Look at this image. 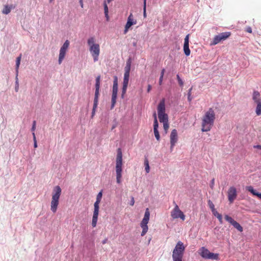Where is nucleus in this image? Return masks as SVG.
Wrapping results in <instances>:
<instances>
[{"label": "nucleus", "instance_id": "4be33fe9", "mask_svg": "<svg viewBox=\"0 0 261 261\" xmlns=\"http://www.w3.org/2000/svg\"><path fill=\"white\" fill-rule=\"evenodd\" d=\"M113 1V0H107V1H105L103 2L104 12H105V16L107 18V21L109 20V15H108L109 9H108V7L107 6V2L108 3H110V2H111Z\"/></svg>", "mask_w": 261, "mask_h": 261}, {"label": "nucleus", "instance_id": "423d86ee", "mask_svg": "<svg viewBox=\"0 0 261 261\" xmlns=\"http://www.w3.org/2000/svg\"><path fill=\"white\" fill-rule=\"evenodd\" d=\"M157 110L160 122L161 123L168 122V116L167 114L165 113L166 108L165 99L163 98L160 101L158 106Z\"/></svg>", "mask_w": 261, "mask_h": 261}, {"label": "nucleus", "instance_id": "c85d7f7f", "mask_svg": "<svg viewBox=\"0 0 261 261\" xmlns=\"http://www.w3.org/2000/svg\"><path fill=\"white\" fill-rule=\"evenodd\" d=\"M145 170L146 173H149L150 171V168L149 165V162L147 159H145L144 161Z\"/></svg>", "mask_w": 261, "mask_h": 261}, {"label": "nucleus", "instance_id": "20e7f679", "mask_svg": "<svg viewBox=\"0 0 261 261\" xmlns=\"http://www.w3.org/2000/svg\"><path fill=\"white\" fill-rule=\"evenodd\" d=\"M122 153L121 149L117 150V154L116 160V181L118 184L121 182L122 171Z\"/></svg>", "mask_w": 261, "mask_h": 261}, {"label": "nucleus", "instance_id": "4c0bfd02", "mask_svg": "<svg viewBox=\"0 0 261 261\" xmlns=\"http://www.w3.org/2000/svg\"><path fill=\"white\" fill-rule=\"evenodd\" d=\"M192 88H191L189 90V93H188V99L189 101H191L192 100V98L191 97V91Z\"/></svg>", "mask_w": 261, "mask_h": 261}, {"label": "nucleus", "instance_id": "6e6d98bb", "mask_svg": "<svg viewBox=\"0 0 261 261\" xmlns=\"http://www.w3.org/2000/svg\"><path fill=\"white\" fill-rule=\"evenodd\" d=\"M18 81V79H17V78L16 77V84L18 85V81Z\"/></svg>", "mask_w": 261, "mask_h": 261}, {"label": "nucleus", "instance_id": "ddd939ff", "mask_svg": "<svg viewBox=\"0 0 261 261\" xmlns=\"http://www.w3.org/2000/svg\"><path fill=\"white\" fill-rule=\"evenodd\" d=\"M69 46V41L67 40L65 41V42L64 43L63 45L62 46L60 49V53H59V59H58V62L59 64H61L64 60L66 53L68 50V48Z\"/></svg>", "mask_w": 261, "mask_h": 261}, {"label": "nucleus", "instance_id": "2eb2a0df", "mask_svg": "<svg viewBox=\"0 0 261 261\" xmlns=\"http://www.w3.org/2000/svg\"><path fill=\"white\" fill-rule=\"evenodd\" d=\"M178 141L177 132L176 129H173L170 135V151H172L175 144Z\"/></svg>", "mask_w": 261, "mask_h": 261}, {"label": "nucleus", "instance_id": "6e6552de", "mask_svg": "<svg viewBox=\"0 0 261 261\" xmlns=\"http://www.w3.org/2000/svg\"><path fill=\"white\" fill-rule=\"evenodd\" d=\"M150 218V212L148 208H146L144 214V217L140 223V226L142 229L141 235L144 236L147 233L148 230L147 224L149 222Z\"/></svg>", "mask_w": 261, "mask_h": 261}, {"label": "nucleus", "instance_id": "f704fd0d", "mask_svg": "<svg viewBox=\"0 0 261 261\" xmlns=\"http://www.w3.org/2000/svg\"><path fill=\"white\" fill-rule=\"evenodd\" d=\"M102 198V192H100L97 195L96 197V200L101 201Z\"/></svg>", "mask_w": 261, "mask_h": 261}, {"label": "nucleus", "instance_id": "f257e3e1", "mask_svg": "<svg viewBox=\"0 0 261 261\" xmlns=\"http://www.w3.org/2000/svg\"><path fill=\"white\" fill-rule=\"evenodd\" d=\"M215 116V113L212 108H210L205 112L202 119L201 130L202 132H208L211 129L214 125Z\"/></svg>", "mask_w": 261, "mask_h": 261}, {"label": "nucleus", "instance_id": "393cba45", "mask_svg": "<svg viewBox=\"0 0 261 261\" xmlns=\"http://www.w3.org/2000/svg\"><path fill=\"white\" fill-rule=\"evenodd\" d=\"M159 124L153 125V132L154 134L155 137L158 141H160V136L159 134V132L158 130Z\"/></svg>", "mask_w": 261, "mask_h": 261}, {"label": "nucleus", "instance_id": "864d4df0", "mask_svg": "<svg viewBox=\"0 0 261 261\" xmlns=\"http://www.w3.org/2000/svg\"><path fill=\"white\" fill-rule=\"evenodd\" d=\"M143 5H146V0H143Z\"/></svg>", "mask_w": 261, "mask_h": 261}, {"label": "nucleus", "instance_id": "39448f33", "mask_svg": "<svg viewBox=\"0 0 261 261\" xmlns=\"http://www.w3.org/2000/svg\"><path fill=\"white\" fill-rule=\"evenodd\" d=\"M185 246L181 241H178L172 252L173 261H182Z\"/></svg>", "mask_w": 261, "mask_h": 261}, {"label": "nucleus", "instance_id": "72a5a7b5", "mask_svg": "<svg viewBox=\"0 0 261 261\" xmlns=\"http://www.w3.org/2000/svg\"><path fill=\"white\" fill-rule=\"evenodd\" d=\"M189 34H188L185 39H184V44H189Z\"/></svg>", "mask_w": 261, "mask_h": 261}, {"label": "nucleus", "instance_id": "49530a36", "mask_svg": "<svg viewBox=\"0 0 261 261\" xmlns=\"http://www.w3.org/2000/svg\"><path fill=\"white\" fill-rule=\"evenodd\" d=\"M151 89V86L150 85H148V87H147V92H149L150 91Z\"/></svg>", "mask_w": 261, "mask_h": 261}, {"label": "nucleus", "instance_id": "cd10ccee", "mask_svg": "<svg viewBox=\"0 0 261 261\" xmlns=\"http://www.w3.org/2000/svg\"><path fill=\"white\" fill-rule=\"evenodd\" d=\"M21 58V55H20L19 57H18L16 58V69L17 74L18 73V68H19L20 64Z\"/></svg>", "mask_w": 261, "mask_h": 261}, {"label": "nucleus", "instance_id": "bb28decb", "mask_svg": "<svg viewBox=\"0 0 261 261\" xmlns=\"http://www.w3.org/2000/svg\"><path fill=\"white\" fill-rule=\"evenodd\" d=\"M256 104L255 113L257 116L261 115V102Z\"/></svg>", "mask_w": 261, "mask_h": 261}, {"label": "nucleus", "instance_id": "f3484780", "mask_svg": "<svg viewBox=\"0 0 261 261\" xmlns=\"http://www.w3.org/2000/svg\"><path fill=\"white\" fill-rule=\"evenodd\" d=\"M225 219L240 232L243 231V229L241 225L238 222L234 220L231 217L226 215L225 216Z\"/></svg>", "mask_w": 261, "mask_h": 261}, {"label": "nucleus", "instance_id": "09e8293b", "mask_svg": "<svg viewBox=\"0 0 261 261\" xmlns=\"http://www.w3.org/2000/svg\"><path fill=\"white\" fill-rule=\"evenodd\" d=\"M79 2H80V5H81V7L83 8L84 7V4H83V0H80Z\"/></svg>", "mask_w": 261, "mask_h": 261}, {"label": "nucleus", "instance_id": "a18cd8bd", "mask_svg": "<svg viewBox=\"0 0 261 261\" xmlns=\"http://www.w3.org/2000/svg\"><path fill=\"white\" fill-rule=\"evenodd\" d=\"M165 71V69H163L162 70V71H161V76H162V77H163V76H164Z\"/></svg>", "mask_w": 261, "mask_h": 261}, {"label": "nucleus", "instance_id": "ea45409f", "mask_svg": "<svg viewBox=\"0 0 261 261\" xmlns=\"http://www.w3.org/2000/svg\"><path fill=\"white\" fill-rule=\"evenodd\" d=\"M246 31L248 33H252V29L250 27H248L246 29Z\"/></svg>", "mask_w": 261, "mask_h": 261}, {"label": "nucleus", "instance_id": "a878e982", "mask_svg": "<svg viewBox=\"0 0 261 261\" xmlns=\"http://www.w3.org/2000/svg\"><path fill=\"white\" fill-rule=\"evenodd\" d=\"M189 46V44H184V53L187 56H189L191 53V51H190Z\"/></svg>", "mask_w": 261, "mask_h": 261}, {"label": "nucleus", "instance_id": "3c124183", "mask_svg": "<svg viewBox=\"0 0 261 261\" xmlns=\"http://www.w3.org/2000/svg\"><path fill=\"white\" fill-rule=\"evenodd\" d=\"M108 242V239H105L104 240L102 241V244H105L107 243Z\"/></svg>", "mask_w": 261, "mask_h": 261}, {"label": "nucleus", "instance_id": "b1692460", "mask_svg": "<svg viewBox=\"0 0 261 261\" xmlns=\"http://www.w3.org/2000/svg\"><path fill=\"white\" fill-rule=\"evenodd\" d=\"M14 8L15 7L13 6L12 5L10 6L5 5L2 11V12L3 14H8L11 12V10L12 9H14Z\"/></svg>", "mask_w": 261, "mask_h": 261}, {"label": "nucleus", "instance_id": "aec40b11", "mask_svg": "<svg viewBox=\"0 0 261 261\" xmlns=\"http://www.w3.org/2000/svg\"><path fill=\"white\" fill-rule=\"evenodd\" d=\"M252 99L255 103L261 102V98L259 93L257 91H254L252 95Z\"/></svg>", "mask_w": 261, "mask_h": 261}, {"label": "nucleus", "instance_id": "2f4dec72", "mask_svg": "<svg viewBox=\"0 0 261 261\" xmlns=\"http://www.w3.org/2000/svg\"><path fill=\"white\" fill-rule=\"evenodd\" d=\"M177 80L178 81V84L180 86H182L184 85V82H182V80L179 77V75L177 74L176 75Z\"/></svg>", "mask_w": 261, "mask_h": 261}, {"label": "nucleus", "instance_id": "37998d69", "mask_svg": "<svg viewBox=\"0 0 261 261\" xmlns=\"http://www.w3.org/2000/svg\"><path fill=\"white\" fill-rule=\"evenodd\" d=\"M163 77L160 76L159 79V85H161L162 84V81H163Z\"/></svg>", "mask_w": 261, "mask_h": 261}, {"label": "nucleus", "instance_id": "5fc2aeb1", "mask_svg": "<svg viewBox=\"0 0 261 261\" xmlns=\"http://www.w3.org/2000/svg\"><path fill=\"white\" fill-rule=\"evenodd\" d=\"M18 85H17V87L15 88V90L16 91H18Z\"/></svg>", "mask_w": 261, "mask_h": 261}, {"label": "nucleus", "instance_id": "473e14b6", "mask_svg": "<svg viewBox=\"0 0 261 261\" xmlns=\"http://www.w3.org/2000/svg\"><path fill=\"white\" fill-rule=\"evenodd\" d=\"M153 116L154 117V122H153V125H155V124H158V120H157V117H156V113L154 112L153 114Z\"/></svg>", "mask_w": 261, "mask_h": 261}, {"label": "nucleus", "instance_id": "f03ea898", "mask_svg": "<svg viewBox=\"0 0 261 261\" xmlns=\"http://www.w3.org/2000/svg\"><path fill=\"white\" fill-rule=\"evenodd\" d=\"M62 190L59 186H55L52 192L50 210L53 213H56L59 204V199L61 195Z\"/></svg>", "mask_w": 261, "mask_h": 261}, {"label": "nucleus", "instance_id": "9d476101", "mask_svg": "<svg viewBox=\"0 0 261 261\" xmlns=\"http://www.w3.org/2000/svg\"><path fill=\"white\" fill-rule=\"evenodd\" d=\"M231 35V33L229 32H226L221 33L218 35H216L213 38V41L211 42V45H215L222 41L225 40L229 38Z\"/></svg>", "mask_w": 261, "mask_h": 261}, {"label": "nucleus", "instance_id": "c9c22d12", "mask_svg": "<svg viewBox=\"0 0 261 261\" xmlns=\"http://www.w3.org/2000/svg\"><path fill=\"white\" fill-rule=\"evenodd\" d=\"M143 16L146 18L147 16L146 14V5H143Z\"/></svg>", "mask_w": 261, "mask_h": 261}, {"label": "nucleus", "instance_id": "c03bdc74", "mask_svg": "<svg viewBox=\"0 0 261 261\" xmlns=\"http://www.w3.org/2000/svg\"><path fill=\"white\" fill-rule=\"evenodd\" d=\"M253 147L254 148H257V149L261 150V145H254L253 146Z\"/></svg>", "mask_w": 261, "mask_h": 261}, {"label": "nucleus", "instance_id": "f8f14e48", "mask_svg": "<svg viewBox=\"0 0 261 261\" xmlns=\"http://www.w3.org/2000/svg\"><path fill=\"white\" fill-rule=\"evenodd\" d=\"M171 216L173 219L180 218L182 221L185 220V215L176 203L171 212Z\"/></svg>", "mask_w": 261, "mask_h": 261}, {"label": "nucleus", "instance_id": "e433bc0d", "mask_svg": "<svg viewBox=\"0 0 261 261\" xmlns=\"http://www.w3.org/2000/svg\"><path fill=\"white\" fill-rule=\"evenodd\" d=\"M213 214L217 218L219 216H220L221 214H219L216 210H214L213 212H212Z\"/></svg>", "mask_w": 261, "mask_h": 261}, {"label": "nucleus", "instance_id": "9b49d317", "mask_svg": "<svg viewBox=\"0 0 261 261\" xmlns=\"http://www.w3.org/2000/svg\"><path fill=\"white\" fill-rule=\"evenodd\" d=\"M118 92V79L116 76H114V80L113 82L112 95V105L111 109L114 108L116 102Z\"/></svg>", "mask_w": 261, "mask_h": 261}, {"label": "nucleus", "instance_id": "8fccbe9b", "mask_svg": "<svg viewBox=\"0 0 261 261\" xmlns=\"http://www.w3.org/2000/svg\"><path fill=\"white\" fill-rule=\"evenodd\" d=\"M34 148L37 147V140L34 141Z\"/></svg>", "mask_w": 261, "mask_h": 261}, {"label": "nucleus", "instance_id": "6ab92c4d", "mask_svg": "<svg viewBox=\"0 0 261 261\" xmlns=\"http://www.w3.org/2000/svg\"><path fill=\"white\" fill-rule=\"evenodd\" d=\"M129 75H124L123 81V86L122 88V94L121 97L122 98H124V95L126 92L128 84L129 82Z\"/></svg>", "mask_w": 261, "mask_h": 261}, {"label": "nucleus", "instance_id": "58836bf2", "mask_svg": "<svg viewBox=\"0 0 261 261\" xmlns=\"http://www.w3.org/2000/svg\"><path fill=\"white\" fill-rule=\"evenodd\" d=\"M217 218L219 220V221L220 222V224H222L223 223V220H222V215H220V216H219L218 217H217Z\"/></svg>", "mask_w": 261, "mask_h": 261}, {"label": "nucleus", "instance_id": "412c9836", "mask_svg": "<svg viewBox=\"0 0 261 261\" xmlns=\"http://www.w3.org/2000/svg\"><path fill=\"white\" fill-rule=\"evenodd\" d=\"M246 188L249 192L251 193L253 195L256 196L258 198L261 199V193H259L258 192H256V191L255 190L252 186H247L246 187Z\"/></svg>", "mask_w": 261, "mask_h": 261}, {"label": "nucleus", "instance_id": "c756f323", "mask_svg": "<svg viewBox=\"0 0 261 261\" xmlns=\"http://www.w3.org/2000/svg\"><path fill=\"white\" fill-rule=\"evenodd\" d=\"M163 127H164V129L165 132V133L167 134V132H168V130L169 128V121L168 122H163Z\"/></svg>", "mask_w": 261, "mask_h": 261}, {"label": "nucleus", "instance_id": "de8ad7c7", "mask_svg": "<svg viewBox=\"0 0 261 261\" xmlns=\"http://www.w3.org/2000/svg\"><path fill=\"white\" fill-rule=\"evenodd\" d=\"M214 179H213L211 181V188H213V186H214Z\"/></svg>", "mask_w": 261, "mask_h": 261}, {"label": "nucleus", "instance_id": "4d7b16f0", "mask_svg": "<svg viewBox=\"0 0 261 261\" xmlns=\"http://www.w3.org/2000/svg\"><path fill=\"white\" fill-rule=\"evenodd\" d=\"M54 0H49V2L51 3Z\"/></svg>", "mask_w": 261, "mask_h": 261}, {"label": "nucleus", "instance_id": "603ef678", "mask_svg": "<svg viewBox=\"0 0 261 261\" xmlns=\"http://www.w3.org/2000/svg\"><path fill=\"white\" fill-rule=\"evenodd\" d=\"M33 141L36 140V136H35V133L34 132L33 133Z\"/></svg>", "mask_w": 261, "mask_h": 261}, {"label": "nucleus", "instance_id": "1a4fd4ad", "mask_svg": "<svg viewBox=\"0 0 261 261\" xmlns=\"http://www.w3.org/2000/svg\"><path fill=\"white\" fill-rule=\"evenodd\" d=\"M199 254L202 257L205 259L217 260L219 258L218 254L210 252V251L204 247H202L199 249Z\"/></svg>", "mask_w": 261, "mask_h": 261}, {"label": "nucleus", "instance_id": "7ed1b4c3", "mask_svg": "<svg viewBox=\"0 0 261 261\" xmlns=\"http://www.w3.org/2000/svg\"><path fill=\"white\" fill-rule=\"evenodd\" d=\"M87 43L89 47V51L93 58L94 61H97L100 54V46L99 44L95 43V39L93 37L89 38L87 40Z\"/></svg>", "mask_w": 261, "mask_h": 261}, {"label": "nucleus", "instance_id": "a211bd4d", "mask_svg": "<svg viewBox=\"0 0 261 261\" xmlns=\"http://www.w3.org/2000/svg\"><path fill=\"white\" fill-rule=\"evenodd\" d=\"M137 23L136 20H134L133 19V15L132 13H130L129 16L127 18V22L125 25V29L124 31V34H126L129 28L134 25L136 24Z\"/></svg>", "mask_w": 261, "mask_h": 261}, {"label": "nucleus", "instance_id": "a19ab883", "mask_svg": "<svg viewBox=\"0 0 261 261\" xmlns=\"http://www.w3.org/2000/svg\"><path fill=\"white\" fill-rule=\"evenodd\" d=\"M35 129H36V121H33V126H32V130L33 132H34Z\"/></svg>", "mask_w": 261, "mask_h": 261}, {"label": "nucleus", "instance_id": "7c9ffc66", "mask_svg": "<svg viewBox=\"0 0 261 261\" xmlns=\"http://www.w3.org/2000/svg\"><path fill=\"white\" fill-rule=\"evenodd\" d=\"M208 206L210 207V208H211L212 212H213L214 210H215L216 209L215 208V205L214 204H213V203L212 202V201H211L210 200H209L208 201Z\"/></svg>", "mask_w": 261, "mask_h": 261}, {"label": "nucleus", "instance_id": "dca6fc26", "mask_svg": "<svg viewBox=\"0 0 261 261\" xmlns=\"http://www.w3.org/2000/svg\"><path fill=\"white\" fill-rule=\"evenodd\" d=\"M228 200L230 203L233 202L237 197V189L234 187H230L227 191Z\"/></svg>", "mask_w": 261, "mask_h": 261}, {"label": "nucleus", "instance_id": "79ce46f5", "mask_svg": "<svg viewBox=\"0 0 261 261\" xmlns=\"http://www.w3.org/2000/svg\"><path fill=\"white\" fill-rule=\"evenodd\" d=\"M134 203H135L134 198L132 197V198H131V200H130V205L131 206H133L134 205Z\"/></svg>", "mask_w": 261, "mask_h": 261}, {"label": "nucleus", "instance_id": "0eeeda50", "mask_svg": "<svg viewBox=\"0 0 261 261\" xmlns=\"http://www.w3.org/2000/svg\"><path fill=\"white\" fill-rule=\"evenodd\" d=\"M100 84V76L99 75L96 78L95 83V92L94 99V103L92 112V117H93L95 113L96 109L98 106V97L99 95V88Z\"/></svg>", "mask_w": 261, "mask_h": 261}, {"label": "nucleus", "instance_id": "4468645a", "mask_svg": "<svg viewBox=\"0 0 261 261\" xmlns=\"http://www.w3.org/2000/svg\"><path fill=\"white\" fill-rule=\"evenodd\" d=\"M100 201L96 200L94 204V212L92 217V225L93 227L96 226L99 213V204Z\"/></svg>", "mask_w": 261, "mask_h": 261}, {"label": "nucleus", "instance_id": "5701e85b", "mask_svg": "<svg viewBox=\"0 0 261 261\" xmlns=\"http://www.w3.org/2000/svg\"><path fill=\"white\" fill-rule=\"evenodd\" d=\"M130 61L129 60L127 61L126 66L124 68V75H129V72L130 70Z\"/></svg>", "mask_w": 261, "mask_h": 261}]
</instances>
